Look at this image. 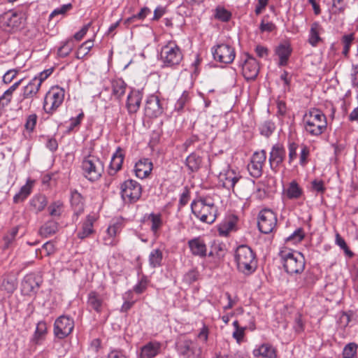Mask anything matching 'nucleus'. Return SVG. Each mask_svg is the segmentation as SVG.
<instances>
[{
	"mask_svg": "<svg viewBox=\"0 0 358 358\" xmlns=\"http://www.w3.org/2000/svg\"><path fill=\"white\" fill-rule=\"evenodd\" d=\"M234 262L237 270L245 275H251L257 268L255 253L246 245L237 247L234 252Z\"/></svg>",
	"mask_w": 358,
	"mask_h": 358,
	"instance_id": "nucleus-1",
	"label": "nucleus"
},
{
	"mask_svg": "<svg viewBox=\"0 0 358 358\" xmlns=\"http://www.w3.org/2000/svg\"><path fill=\"white\" fill-rule=\"evenodd\" d=\"M303 128L312 136H319L327 127L325 115L319 109L312 108L303 117Z\"/></svg>",
	"mask_w": 358,
	"mask_h": 358,
	"instance_id": "nucleus-2",
	"label": "nucleus"
},
{
	"mask_svg": "<svg viewBox=\"0 0 358 358\" xmlns=\"http://www.w3.org/2000/svg\"><path fill=\"white\" fill-rule=\"evenodd\" d=\"M192 213L201 222L211 224L216 218L217 208L210 197H200L191 203Z\"/></svg>",
	"mask_w": 358,
	"mask_h": 358,
	"instance_id": "nucleus-3",
	"label": "nucleus"
},
{
	"mask_svg": "<svg viewBox=\"0 0 358 358\" xmlns=\"http://www.w3.org/2000/svg\"><path fill=\"white\" fill-rule=\"evenodd\" d=\"M279 255L287 273L298 274L303 271L305 259L301 253L285 249L281 250Z\"/></svg>",
	"mask_w": 358,
	"mask_h": 358,
	"instance_id": "nucleus-4",
	"label": "nucleus"
},
{
	"mask_svg": "<svg viewBox=\"0 0 358 358\" xmlns=\"http://www.w3.org/2000/svg\"><path fill=\"white\" fill-rule=\"evenodd\" d=\"M81 168L83 176L91 182L98 180L104 171L103 162L93 155H88L83 158Z\"/></svg>",
	"mask_w": 358,
	"mask_h": 358,
	"instance_id": "nucleus-5",
	"label": "nucleus"
},
{
	"mask_svg": "<svg viewBox=\"0 0 358 358\" xmlns=\"http://www.w3.org/2000/svg\"><path fill=\"white\" fill-rule=\"evenodd\" d=\"M183 55L180 48L175 41H169L160 51V60L164 66L174 67L180 64Z\"/></svg>",
	"mask_w": 358,
	"mask_h": 358,
	"instance_id": "nucleus-6",
	"label": "nucleus"
},
{
	"mask_svg": "<svg viewBox=\"0 0 358 358\" xmlns=\"http://www.w3.org/2000/svg\"><path fill=\"white\" fill-rule=\"evenodd\" d=\"M176 350L182 358H201L202 349L196 341L179 339L176 343Z\"/></svg>",
	"mask_w": 358,
	"mask_h": 358,
	"instance_id": "nucleus-7",
	"label": "nucleus"
},
{
	"mask_svg": "<svg viewBox=\"0 0 358 358\" xmlns=\"http://www.w3.org/2000/svg\"><path fill=\"white\" fill-rule=\"evenodd\" d=\"M121 196L124 202L134 203L142 195V186L137 181L129 179L121 184Z\"/></svg>",
	"mask_w": 358,
	"mask_h": 358,
	"instance_id": "nucleus-8",
	"label": "nucleus"
},
{
	"mask_svg": "<svg viewBox=\"0 0 358 358\" xmlns=\"http://www.w3.org/2000/svg\"><path fill=\"white\" fill-rule=\"evenodd\" d=\"M64 90L59 87H52L45 95L43 109L47 113L54 112L63 102Z\"/></svg>",
	"mask_w": 358,
	"mask_h": 358,
	"instance_id": "nucleus-9",
	"label": "nucleus"
},
{
	"mask_svg": "<svg viewBox=\"0 0 358 358\" xmlns=\"http://www.w3.org/2000/svg\"><path fill=\"white\" fill-rule=\"evenodd\" d=\"M23 22L21 14L6 12L0 15V28L6 32H14L20 29Z\"/></svg>",
	"mask_w": 358,
	"mask_h": 358,
	"instance_id": "nucleus-10",
	"label": "nucleus"
},
{
	"mask_svg": "<svg viewBox=\"0 0 358 358\" xmlns=\"http://www.w3.org/2000/svg\"><path fill=\"white\" fill-rule=\"evenodd\" d=\"M74 328L73 320L67 315H61L54 323V335L58 339H64L71 334Z\"/></svg>",
	"mask_w": 358,
	"mask_h": 358,
	"instance_id": "nucleus-11",
	"label": "nucleus"
},
{
	"mask_svg": "<svg viewBox=\"0 0 358 358\" xmlns=\"http://www.w3.org/2000/svg\"><path fill=\"white\" fill-rule=\"evenodd\" d=\"M213 59L216 62L224 64H231L235 59L234 48L226 43H221L211 48Z\"/></svg>",
	"mask_w": 358,
	"mask_h": 358,
	"instance_id": "nucleus-12",
	"label": "nucleus"
},
{
	"mask_svg": "<svg viewBox=\"0 0 358 358\" xmlns=\"http://www.w3.org/2000/svg\"><path fill=\"white\" fill-rule=\"evenodd\" d=\"M277 224L276 215L269 209L261 210L258 216V228L259 231L265 234L273 231Z\"/></svg>",
	"mask_w": 358,
	"mask_h": 358,
	"instance_id": "nucleus-13",
	"label": "nucleus"
},
{
	"mask_svg": "<svg viewBox=\"0 0 358 358\" xmlns=\"http://www.w3.org/2000/svg\"><path fill=\"white\" fill-rule=\"evenodd\" d=\"M266 159V152L264 150L254 152L248 165V170L252 177L258 178L262 175Z\"/></svg>",
	"mask_w": 358,
	"mask_h": 358,
	"instance_id": "nucleus-14",
	"label": "nucleus"
},
{
	"mask_svg": "<svg viewBox=\"0 0 358 358\" xmlns=\"http://www.w3.org/2000/svg\"><path fill=\"white\" fill-rule=\"evenodd\" d=\"M145 114L150 118L157 117L164 112L163 104L159 98L152 94L148 96L145 106Z\"/></svg>",
	"mask_w": 358,
	"mask_h": 358,
	"instance_id": "nucleus-15",
	"label": "nucleus"
},
{
	"mask_svg": "<svg viewBox=\"0 0 358 358\" xmlns=\"http://www.w3.org/2000/svg\"><path fill=\"white\" fill-rule=\"evenodd\" d=\"M42 282L41 275L35 273L27 274L22 282V291L27 295L36 293Z\"/></svg>",
	"mask_w": 358,
	"mask_h": 358,
	"instance_id": "nucleus-16",
	"label": "nucleus"
},
{
	"mask_svg": "<svg viewBox=\"0 0 358 358\" xmlns=\"http://www.w3.org/2000/svg\"><path fill=\"white\" fill-rule=\"evenodd\" d=\"M245 57L242 65L243 75L248 80H255L259 73V64L255 58L248 54H245Z\"/></svg>",
	"mask_w": 358,
	"mask_h": 358,
	"instance_id": "nucleus-17",
	"label": "nucleus"
},
{
	"mask_svg": "<svg viewBox=\"0 0 358 358\" xmlns=\"http://www.w3.org/2000/svg\"><path fill=\"white\" fill-rule=\"evenodd\" d=\"M285 155L286 151L282 144L276 143L272 146L269 153L268 162L273 171H277L279 166L283 162Z\"/></svg>",
	"mask_w": 358,
	"mask_h": 358,
	"instance_id": "nucleus-18",
	"label": "nucleus"
},
{
	"mask_svg": "<svg viewBox=\"0 0 358 358\" xmlns=\"http://www.w3.org/2000/svg\"><path fill=\"white\" fill-rule=\"evenodd\" d=\"M161 344L157 341H150L142 346L137 352L138 358H154L160 352Z\"/></svg>",
	"mask_w": 358,
	"mask_h": 358,
	"instance_id": "nucleus-19",
	"label": "nucleus"
},
{
	"mask_svg": "<svg viewBox=\"0 0 358 358\" xmlns=\"http://www.w3.org/2000/svg\"><path fill=\"white\" fill-rule=\"evenodd\" d=\"M187 245L193 255L201 258L206 257L207 247L205 242L201 237H196L189 240Z\"/></svg>",
	"mask_w": 358,
	"mask_h": 358,
	"instance_id": "nucleus-20",
	"label": "nucleus"
},
{
	"mask_svg": "<svg viewBox=\"0 0 358 358\" xmlns=\"http://www.w3.org/2000/svg\"><path fill=\"white\" fill-rule=\"evenodd\" d=\"M143 94L139 90H131L127 96L126 106L129 114L136 113L141 106Z\"/></svg>",
	"mask_w": 358,
	"mask_h": 358,
	"instance_id": "nucleus-21",
	"label": "nucleus"
},
{
	"mask_svg": "<svg viewBox=\"0 0 358 358\" xmlns=\"http://www.w3.org/2000/svg\"><path fill=\"white\" fill-rule=\"evenodd\" d=\"M124 158V151L120 147H118L116 149V151L113 153L109 164L108 171L109 175L114 176L122 169Z\"/></svg>",
	"mask_w": 358,
	"mask_h": 358,
	"instance_id": "nucleus-22",
	"label": "nucleus"
},
{
	"mask_svg": "<svg viewBox=\"0 0 358 358\" xmlns=\"http://www.w3.org/2000/svg\"><path fill=\"white\" fill-rule=\"evenodd\" d=\"M87 303L88 308L90 310L101 313L105 304L104 298L101 294L95 291H91L88 294Z\"/></svg>",
	"mask_w": 358,
	"mask_h": 358,
	"instance_id": "nucleus-23",
	"label": "nucleus"
},
{
	"mask_svg": "<svg viewBox=\"0 0 358 358\" xmlns=\"http://www.w3.org/2000/svg\"><path fill=\"white\" fill-rule=\"evenodd\" d=\"M152 170V163L149 159H142L136 163L134 171L136 177L143 179L149 176Z\"/></svg>",
	"mask_w": 358,
	"mask_h": 358,
	"instance_id": "nucleus-24",
	"label": "nucleus"
},
{
	"mask_svg": "<svg viewBox=\"0 0 358 358\" xmlns=\"http://www.w3.org/2000/svg\"><path fill=\"white\" fill-rule=\"evenodd\" d=\"M95 221L96 217L94 215H88L83 222L80 230L77 233L78 238L83 240L92 234L94 232L93 226Z\"/></svg>",
	"mask_w": 358,
	"mask_h": 358,
	"instance_id": "nucleus-25",
	"label": "nucleus"
},
{
	"mask_svg": "<svg viewBox=\"0 0 358 358\" xmlns=\"http://www.w3.org/2000/svg\"><path fill=\"white\" fill-rule=\"evenodd\" d=\"M322 27L318 22H314L311 24L308 32V42L312 47H317L322 41L320 34Z\"/></svg>",
	"mask_w": 358,
	"mask_h": 358,
	"instance_id": "nucleus-26",
	"label": "nucleus"
},
{
	"mask_svg": "<svg viewBox=\"0 0 358 358\" xmlns=\"http://www.w3.org/2000/svg\"><path fill=\"white\" fill-rule=\"evenodd\" d=\"M241 177L233 170H228L224 175L221 176L220 180L223 182V186L234 191L236 185L241 180Z\"/></svg>",
	"mask_w": 358,
	"mask_h": 358,
	"instance_id": "nucleus-27",
	"label": "nucleus"
},
{
	"mask_svg": "<svg viewBox=\"0 0 358 358\" xmlns=\"http://www.w3.org/2000/svg\"><path fill=\"white\" fill-rule=\"evenodd\" d=\"M40 81L36 78L31 79L29 83L23 88V99H33L41 87Z\"/></svg>",
	"mask_w": 358,
	"mask_h": 358,
	"instance_id": "nucleus-28",
	"label": "nucleus"
},
{
	"mask_svg": "<svg viewBox=\"0 0 358 358\" xmlns=\"http://www.w3.org/2000/svg\"><path fill=\"white\" fill-rule=\"evenodd\" d=\"M292 48L287 43L280 44L275 49V54L279 57V65L285 66L291 55Z\"/></svg>",
	"mask_w": 358,
	"mask_h": 358,
	"instance_id": "nucleus-29",
	"label": "nucleus"
},
{
	"mask_svg": "<svg viewBox=\"0 0 358 358\" xmlns=\"http://www.w3.org/2000/svg\"><path fill=\"white\" fill-rule=\"evenodd\" d=\"M252 353L255 357L261 356L264 358L276 357L275 350L271 345L266 343L261 345L257 348H255Z\"/></svg>",
	"mask_w": 358,
	"mask_h": 358,
	"instance_id": "nucleus-30",
	"label": "nucleus"
},
{
	"mask_svg": "<svg viewBox=\"0 0 358 358\" xmlns=\"http://www.w3.org/2000/svg\"><path fill=\"white\" fill-rule=\"evenodd\" d=\"M112 94L117 99H120L125 94L127 89V84L121 79H114L111 82Z\"/></svg>",
	"mask_w": 358,
	"mask_h": 358,
	"instance_id": "nucleus-31",
	"label": "nucleus"
},
{
	"mask_svg": "<svg viewBox=\"0 0 358 358\" xmlns=\"http://www.w3.org/2000/svg\"><path fill=\"white\" fill-rule=\"evenodd\" d=\"M48 201L45 196L42 194L35 195L29 201L31 210L36 213L43 210L47 206Z\"/></svg>",
	"mask_w": 358,
	"mask_h": 358,
	"instance_id": "nucleus-32",
	"label": "nucleus"
},
{
	"mask_svg": "<svg viewBox=\"0 0 358 358\" xmlns=\"http://www.w3.org/2000/svg\"><path fill=\"white\" fill-rule=\"evenodd\" d=\"M17 278L13 275H8L3 278L0 289L7 293H13L17 288Z\"/></svg>",
	"mask_w": 358,
	"mask_h": 358,
	"instance_id": "nucleus-33",
	"label": "nucleus"
},
{
	"mask_svg": "<svg viewBox=\"0 0 358 358\" xmlns=\"http://www.w3.org/2000/svg\"><path fill=\"white\" fill-rule=\"evenodd\" d=\"M163 253L159 249L152 250L148 257L149 265L151 268H155L162 266Z\"/></svg>",
	"mask_w": 358,
	"mask_h": 358,
	"instance_id": "nucleus-34",
	"label": "nucleus"
},
{
	"mask_svg": "<svg viewBox=\"0 0 358 358\" xmlns=\"http://www.w3.org/2000/svg\"><path fill=\"white\" fill-rule=\"evenodd\" d=\"M213 16L215 19L222 22H229L232 16L231 13L222 6H217L213 10Z\"/></svg>",
	"mask_w": 358,
	"mask_h": 358,
	"instance_id": "nucleus-35",
	"label": "nucleus"
},
{
	"mask_svg": "<svg viewBox=\"0 0 358 358\" xmlns=\"http://www.w3.org/2000/svg\"><path fill=\"white\" fill-rule=\"evenodd\" d=\"M201 161V157L192 153L186 158V165L192 172H196L199 169Z\"/></svg>",
	"mask_w": 358,
	"mask_h": 358,
	"instance_id": "nucleus-36",
	"label": "nucleus"
},
{
	"mask_svg": "<svg viewBox=\"0 0 358 358\" xmlns=\"http://www.w3.org/2000/svg\"><path fill=\"white\" fill-rule=\"evenodd\" d=\"M58 231V223L54 220L45 222L40 229V234L44 236L55 234Z\"/></svg>",
	"mask_w": 358,
	"mask_h": 358,
	"instance_id": "nucleus-37",
	"label": "nucleus"
},
{
	"mask_svg": "<svg viewBox=\"0 0 358 358\" xmlns=\"http://www.w3.org/2000/svg\"><path fill=\"white\" fill-rule=\"evenodd\" d=\"M302 189L296 181L291 182L286 191L287 196L289 199H299L302 195Z\"/></svg>",
	"mask_w": 358,
	"mask_h": 358,
	"instance_id": "nucleus-38",
	"label": "nucleus"
},
{
	"mask_svg": "<svg viewBox=\"0 0 358 358\" xmlns=\"http://www.w3.org/2000/svg\"><path fill=\"white\" fill-rule=\"evenodd\" d=\"M94 46L92 40H87L82 43L76 52L77 59H83L88 55L92 48Z\"/></svg>",
	"mask_w": 358,
	"mask_h": 358,
	"instance_id": "nucleus-39",
	"label": "nucleus"
},
{
	"mask_svg": "<svg viewBox=\"0 0 358 358\" xmlns=\"http://www.w3.org/2000/svg\"><path fill=\"white\" fill-rule=\"evenodd\" d=\"M31 189V185L28 181L24 185H23L20 192L16 194L13 197L14 203H19L23 201L30 194Z\"/></svg>",
	"mask_w": 358,
	"mask_h": 358,
	"instance_id": "nucleus-40",
	"label": "nucleus"
},
{
	"mask_svg": "<svg viewBox=\"0 0 358 358\" xmlns=\"http://www.w3.org/2000/svg\"><path fill=\"white\" fill-rule=\"evenodd\" d=\"M235 229V222L233 220H226L218 227V232L220 236H227L229 234Z\"/></svg>",
	"mask_w": 358,
	"mask_h": 358,
	"instance_id": "nucleus-41",
	"label": "nucleus"
},
{
	"mask_svg": "<svg viewBox=\"0 0 358 358\" xmlns=\"http://www.w3.org/2000/svg\"><path fill=\"white\" fill-rule=\"evenodd\" d=\"M74 42L72 39H69L64 43V44L58 49L57 55L59 57H67L74 48Z\"/></svg>",
	"mask_w": 358,
	"mask_h": 358,
	"instance_id": "nucleus-42",
	"label": "nucleus"
},
{
	"mask_svg": "<svg viewBox=\"0 0 358 358\" xmlns=\"http://www.w3.org/2000/svg\"><path fill=\"white\" fill-rule=\"evenodd\" d=\"M47 333V324L45 321L41 320L37 323L36 331L34 335V341L36 343L43 338Z\"/></svg>",
	"mask_w": 358,
	"mask_h": 358,
	"instance_id": "nucleus-43",
	"label": "nucleus"
},
{
	"mask_svg": "<svg viewBox=\"0 0 358 358\" xmlns=\"http://www.w3.org/2000/svg\"><path fill=\"white\" fill-rule=\"evenodd\" d=\"M150 13L151 10L149 8L143 7L138 13L126 19L124 23L126 25H129V24L134 22L136 20H144Z\"/></svg>",
	"mask_w": 358,
	"mask_h": 358,
	"instance_id": "nucleus-44",
	"label": "nucleus"
},
{
	"mask_svg": "<svg viewBox=\"0 0 358 358\" xmlns=\"http://www.w3.org/2000/svg\"><path fill=\"white\" fill-rule=\"evenodd\" d=\"M355 40V36L353 34L344 35L341 38V42L343 45V49L342 51V54L345 57H348L350 48Z\"/></svg>",
	"mask_w": 358,
	"mask_h": 358,
	"instance_id": "nucleus-45",
	"label": "nucleus"
},
{
	"mask_svg": "<svg viewBox=\"0 0 358 358\" xmlns=\"http://www.w3.org/2000/svg\"><path fill=\"white\" fill-rule=\"evenodd\" d=\"M335 242L336 244L338 245L341 248V249H342L344 251L345 255L348 257L352 258L354 256V252L349 249L345 241L341 236V235L338 233L336 234Z\"/></svg>",
	"mask_w": 358,
	"mask_h": 358,
	"instance_id": "nucleus-46",
	"label": "nucleus"
},
{
	"mask_svg": "<svg viewBox=\"0 0 358 358\" xmlns=\"http://www.w3.org/2000/svg\"><path fill=\"white\" fill-rule=\"evenodd\" d=\"M358 345L355 343H350L343 349V358H357V350Z\"/></svg>",
	"mask_w": 358,
	"mask_h": 358,
	"instance_id": "nucleus-47",
	"label": "nucleus"
},
{
	"mask_svg": "<svg viewBox=\"0 0 358 358\" xmlns=\"http://www.w3.org/2000/svg\"><path fill=\"white\" fill-rule=\"evenodd\" d=\"M148 220L151 222V230L154 233H157V231L161 228L162 226V216L160 214H155L151 213L149 217Z\"/></svg>",
	"mask_w": 358,
	"mask_h": 358,
	"instance_id": "nucleus-48",
	"label": "nucleus"
},
{
	"mask_svg": "<svg viewBox=\"0 0 358 358\" xmlns=\"http://www.w3.org/2000/svg\"><path fill=\"white\" fill-rule=\"evenodd\" d=\"M18 231H19V227H14L4 236L3 240L5 242V245H4L5 248H8L12 245L13 241L15 239L17 234H18Z\"/></svg>",
	"mask_w": 358,
	"mask_h": 358,
	"instance_id": "nucleus-49",
	"label": "nucleus"
},
{
	"mask_svg": "<svg viewBox=\"0 0 358 358\" xmlns=\"http://www.w3.org/2000/svg\"><path fill=\"white\" fill-rule=\"evenodd\" d=\"M275 124L271 121L264 122L259 127L260 134L266 137L270 136L275 130Z\"/></svg>",
	"mask_w": 358,
	"mask_h": 358,
	"instance_id": "nucleus-50",
	"label": "nucleus"
},
{
	"mask_svg": "<svg viewBox=\"0 0 358 358\" xmlns=\"http://www.w3.org/2000/svg\"><path fill=\"white\" fill-rule=\"evenodd\" d=\"M62 206L63 204L59 201L51 203L48 206L49 214L52 217H59L62 213Z\"/></svg>",
	"mask_w": 358,
	"mask_h": 358,
	"instance_id": "nucleus-51",
	"label": "nucleus"
},
{
	"mask_svg": "<svg viewBox=\"0 0 358 358\" xmlns=\"http://www.w3.org/2000/svg\"><path fill=\"white\" fill-rule=\"evenodd\" d=\"M310 155V149L307 145H302L299 155V164L304 167L308 162V156Z\"/></svg>",
	"mask_w": 358,
	"mask_h": 358,
	"instance_id": "nucleus-52",
	"label": "nucleus"
},
{
	"mask_svg": "<svg viewBox=\"0 0 358 358\" xmlns=\"http://www.w3.org/2000/svg\"><path fill=\"white\" fill-rule=\"evenodd\" d=\"M304 236L303 230L301 228H299L287 238V241H292L293 243H297L303 239Z\"/></svg>",
	"mask_w": 358,
	"mask_h": 358,
	"instance_id": "nucleus-53",
	"label": "nucleus"
},
{
	"mask_svg": "<svg viewBox=\"0 0 358 358\" xmlns=\"http://www.w3.org/2000/svg\"><path fill=\"white\" fill-rule=\"evenodd\" d=\"M71 3L64 4L59 8H55L50 15V18H53L54 17L61 15H64L69 10L72 8Z\"/></svg>",
	"mask_w": 358,
	"mask_h": 358,
	"instance_id": "nucleus-54",
	"label": "nucleus"
},
{
	"mask_svg": "<svg viewBox=\"0 0 358 358\" xmlns=\"http://www.w3.org/2000/svg\"><path fill=\"white\" fill-rule=\"evenodd\" d=\"M37 122V115L36 114L29 115L26 120L24 127L29 132H32Z\"/></svg>",
	"mask_w": 358,
	"mask_h": 358,
	"instance_id": "nucleus-55",
	"label": "nucleus"
},
{
	"mask_svg": "<svg viewBox=\"0 0 358 358\" xmlns=\"http://www.w3.org/2000/svg\"><path fill=\"white\" fill-rule=\"evenodd\" d=\"M189 92L187 91H184L181 96L178 99V101L176 103V109L177 110H182L187 102L189 101Z\"/></svg>",
	"mask_w": 358,
	"mask_h": 358,
	"instance_id": "nucleus-56",
	"label": "nucleus"
},
{
	"mask_svg": "<svg viewBox=\"0 0 358 358\" xmlns=\"http://www.w3.org/2000/svg\"><path fill=\"white\" fill-rule=\"evenodd\" d=\"M311 189L317 194H324L326 188L322 180H314L311 182Z\"/></svg>",
	"mask_w": 358,
	"mask_h": 358,
	"instance_id": "nucleus-57",
	"label": "nucleus"
},
{
	"mask_svg": "<svg viewBox=\"0 0 358 358\" xmlns=\"http://www.w3.org/2000/svg\"><path fill=\"white\" fill-rule=\"evenodd\" d=\"M199 273L196 270H190L184 275L183 280L187 284H192L197 280Z\"/></svg>",
	"mask_w": 358,
	"mask_h": 358,
	"instance_id": "nucleus-58",
	"label": "nucleus"
},
{
	"mask_svg": "<svg viewBox=\"0 0 358 358\" xmlns=\"http://www.w3.org/2000/svg\"><path fill=\"white\" fill-rule=\"evenodd\" d=\"M297 149H298V145L296 143H289L288 145V150H289V164H292V162L297 157Z\"/></svg>",
	"mask_w": 358,
	"mask_h": 358,
	"instance_id": "nucleus-59",
	"label": "nucleus"
},
{
	"mask_svg": "<svg viewBox=\"0 0 358 358\" xmlns=\"http://www.w3.org/2000/svg\"><path fill=\"white\" fill-rule=\"evenodd\" d=\"M148 286V280L143 277L139 282L134 287L133 289L136 294H141L145 291Z\"/></svg>",
	"mask_w": 358,
	"mask_h": 358,
	"instance_id": "nucleus-60",
	"label": "nucleus"
},
{
	"mask_svg": "<svg viewBox=\"0 0 358 358\" xmlns=\"http://www.w3.org/2000/svg\"><path fill=\"white\" fill-rule=\"evenodd\" d=\"M275 29V25L271 22H265L263 19L259 25V29L262 32H271Z\"/></svg>",
	"mask_w": 358,
	"mask_h": 358,
	"instance_id": "nucleus-61",
	"label": "nucleus"
},
{
	"mask_svg": "<svg viewBox=\"0 0 358 358\" xmlns=\"http://www.w3.org/2000/svg\"><path fill=\"white\" fill-rule=\"evenodd\" d=\"M17 71L15 69L8 70L3 76V82L5 84L10 83L16 77Z\"/></svg>",
	"mask_w": 358,
	"mask_h": 358,
	"instance_id": "nucleus-62",
	"label": "nucleus"
},
{
	"mask_svg": "<svg viewBox=\"0 0 358 358\" xmlns=\"http://www.w3.org/2000/svg\"><path fill=\"white\" fill-rule=\"evenodd\" d=\"M189 191L185 187L183 192L180 194L179 199V208H182L189 201Z\"/></svg>",
	"mask_w": 358,
	"mask_h": 358,
	"instance_id": "nucleus-63",
	"label": "nucleus"
},
{
	"mask_svg": "<svg viewBox=\"0 0 358 358\" xmlns=\"http://www.w3.org/2000/svg\"><path fill=\"white\" fill-rule=\"evenodd\" d=\"M84 117V113L81 110V112L77 115L76 117H72L71 118L70 121V126H69V130H73L75 127L80 125L82 120Z\"/></svg>",
	"mask_w": 358,
	"mask_h": 358,
	"instance_id": "nucleus-64",
	"label": "nucleus"
}]
</instances>
